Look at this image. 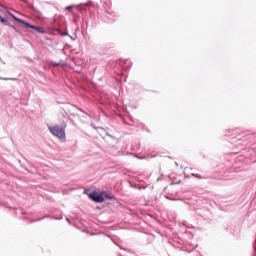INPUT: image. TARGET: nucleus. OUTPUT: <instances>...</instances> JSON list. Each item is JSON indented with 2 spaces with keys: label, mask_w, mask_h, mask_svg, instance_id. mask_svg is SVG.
<instances>
[{
  "label": "nucleus",
  "mask_w": 256,
  "mask_h": 256,
  "mask_svg": "<svg viewBox=\"0 0 256 256\" xmlns=\"http://www.w3.org/2000/svg\"><path fill=\"white\" fill-rule=\"evenodd\" d=\"M192 177H196V179H203L201 176H199L197 174H192Z\"/></svg>",
  "instance_id": "0eeeda50"
},
{
  "label": "nucleus",
  "mask_w": 256,
  "mask_h": 256,
  "mask_svg": "<svg viewBox=\"0 0 256 256\" xmlns=\"http://www.w3.org/2000/svg\"><path fill=\"white\" fill-rule=\"evenodd\" d=\"M9 15H10V17L13 18L14 21H17V19H20V18L16 17L15 15H13L12 13H9Z\"/></svg>",
  "instance_id": "423d86ee"
},
{
  "label": "nucleus",
  "mask_w": 256,
  "mask_h": 256,
  "mask_svg": "<svg viewBox=\"0 0 256 256\" xmlns=\"http://www.w3.org/2000/svg\"><path fill=\"white\" fill-rule=\"evenodd\" d=\"M0 22L5 23L6 25H9V20H7V18H3L1 15H0Z\"/></svg>",
  "instance_id": "20e7f679"
},
{
  "label": "nucleus",
  "mask_w": 256,
  "mask_h": 256,
  "mask_svg": "<svg viewBox=\"0 0 256 256\" xmlns=\"http://www.w3.org/2000/svg\"><path fill=\"white\" fill-rule=\"evenodd\" d=\"M67 127V124L63 123L61 126H50L48 129L54 137H57L58 139H65V129Z\"/></svg>",
  "instance_id": "f257e3e1"
},
{
  "label": "nucleus",
  "mask_w": 256,
  "mask_h": 256,
  "mask_svg": "<svg viewBox=\"0 0 256 256\" xmlns=\"http://www.w3.org/2000/svg\"><path fill=\"white\" fill-rule=\"evenodd\" d=\"M16 20H17V23H21L22 25H24V27H27L28 29H34V31H37V33H45V30L41 26L32 25L28 22H25V20L23 19H16Z\"/></svg>",
  "instance_id": "7ed1b4c3"
},
{
  "label": "nucleus",
  "mask_w": 256,
  "mask_h": 256,
  "mask_svg": "<svg viewBox=\"0 0 256 256\" xmlns=\"http://www.w3.org/2000/svg\"><path fill=\"white\" fill-rule=\"evenodd\" d=\"M89 198L92 199V201H95V203H103L105 199L111 200L113 199V195L107 193V192H102V193H96L92 192L89 194Z\"/></svg>",
  "instance_id": "f03ea898"
},
{
  "label": "nucleus",
  "mask_w": 256,
  "mask_h": 256,
  "mask_svg": "<svg viewBox=\"0 0 256 256\" xmlns=\"http://www.w3.org/2000/svg\"><path fill=\"white\" fill-rule=\"evenodd\" d=\"M71 9H73V6H67L66 7V11H71Z\"/></svg>",
  "instance_id": "6e6552de"
},
{
  "label": "nucleus",
  "mask_w": 256,
  "mask_h": 256,
  "mask_svg": "<svg viewBox=\"0 0 256 256\" xmlns=\"http://www.w3.org/2000/svg\"><path fill=\"white\" fill-rule=\"evenodd\" d=\"M0 79H3L4 81H17V78H0Z\"/></svg>",
  "instance_id": "39448f33"
}]
</instances>
